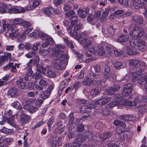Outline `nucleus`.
<instances>
[{"mask_svg":"<svg viewBox=\"0 0 147 147\" xmlns=\"http://www.w3.org/2000/svg\"><path fill=\"white\" fill-rule=\"evenodd\" d=\"M86 139V138H85L84 139L82 138V135H79L77 136L75 141L78 143H80V145H81L82 142Z\"/></svg>","mask_w":147,"mask_h":147,"instance_id":"obj_34","label":"nucleus"},{"mask_svg":"<svg viewBox=\"0 0 147 147\" xmlns=\"http://www.w3.org/2000/svg\"><path fill=\"white\" fill-rule=\"evenodd\" d=\"M11 63H9L8 64L4 66L3 67V71H6L10 69V68L11 66Z\"/></svg>","mask_w":147,"mask_h":147,"instance_id":"obj_55","label":"nucleus"},{"mask_svg":"<svg viewBox=\"0 0 147 147\" xmlns=\"http://www.w3.org/2000/svg\"><path fill=\"white\" fill-rule=\"evenodd\" d=\"M104 67V71L102 74L104 80H108L111 81H115L116 78V75L110 72V67L106 65H105Z\"/></svg>","mask_w":147,"mask_h":147,"instance_id":"obj_6","label":"nucleus"},{"mask_svg":"<svg viewBox=\"0 0 147 147\" xmlns=\"http://www.w3.org/2000/svg\"><path fill=\"white\" fill-rule=\"evenodd\" d=\"M115 93L114 90L112 87H110L108 89L105 91V93L107 95H113L115 94Z\"/></svg>","mask_w":147,"mask_h":147,"instance_id":"obj_35","label":"nucleus"},{"mask_svg":"<svg viewBox=\"0 0 147 147\" xmlns=\"http://www.w3.org/2000/svg\"><path fill=\"white\" fill-rule=\"evenodd\" d=\"M53 11V8L51 6H49L48 7H47L45 8L44 10L45 13L49 16L51 15L52 13V11Z\"/></svg>","mask_w":147,"mask_h":147,"instance_id":"obj_27","label":"nucleus"},{"mask_svg":"<svg viewBox=\"0 0 147 147\" xmlns=\"http://www.w3.org/2000/svg\"><path fill=\"white\" fill-rule=\"evenodd\" d=\"M18 90L15 88L9 89L7 91V95L9 98H14L17 96Z\"/></svg>","mask_w":147,"mask_h":147,"instance_id":"obj_15","label":"nucleus"},{"mask_svg":"<svg viewBox=\"0 0 147 147\" xmlns=\"http://www.w3.org/2000/svg\"><path fill=\"white\" fill-rule=\"evenodd\" d=\"M95 105H104L102 97L95 100L94 105L92 103H88L86 105L82 106L81 109V112L83 113L91 112L92 109L96 107Z\"/></svg>","mask_w":147,"mask_h":147,"instance_id":"obj_4","label":"nucleus"},{"mask_svg":"<svg viewBox=\"0 0 147 147\" xmlns=\"http://www.w3.org/2000/svg\"><path fill=\"white\" fill-rule=\"evenodd\" d=\"M32 28L28 29L25 30L22 34L19 35H18V36H17L18 40L20 42L23 41L26 36V35L28 34L30 32L32 31Z\"/></svg>","mask_w":147,"mask_h":147,"instance_id":"obj_11","label":"nucleus"},{"mask_svg":"<svg viewBox=\"0 0 147 147\" xmlns=\"http://www.w3.org/2000/svg\"><path fill=\"white\" fill-rule=\"evenodd\" d=\"M44 100L38 98L36 101L35 103V105L36 106H38V107H39L44 102Z\"/></svg>","mask_w":147,"mask_h":147,"instance_id":"obj_47","label":"nucleus"},{"mask_svg":"<svg viewBox=\"0 0 147 147\" xmlns=\"http://www.w3.org/2000/svg\"><path fill=\"white\" fill-rule=\"evenodd\" d=\"M69 19L71 20V24H74L76 23L78 20V17L76 16L71 17Z\"/></svg>","mask_w":147,"mask_h":147,"instance_id":"obj_36","label":"nucleus"},{"mask_svg":"<svg viewBox=\"0 0 147 147\" xmlns=\"http://www.w3.org/2000/svg\"><path fill=\"white\" fill-rule=\"evenodd\" d=\"M10 9L11 7L9 5L3 2H0V13H3L10 12Z\"/></svg>","mask_w":147,"mask_h":147,"instance_id":"obj_12","label":"nucleus"},{"mask_svg":"<svg viewBox=\"0 0 147 147\" xmlns=\"http://www.w3.org/2000/svg\"><path fill=\"white\" fill-rule=\"evenodd\" d=\"M115 49L113 47L110 45H108L105 46V50L110 55H112Z\"/></svg>","mask_w":147,"mask_h":147,"instance_id":"obj_25","label":"nucleus"},{"mask_svg":"<svg viewBox=\"0 0 147 147\" xmlns=\"http://www.w3.org/2000/svg\"><path fill=\"white\" fill-rule=\"evenodd\" d=\"M2 24L3 26L0 30V34L2 33L5 31L7 32L8 30L11 32H17L19 33L23 30L22 28L18 29L16 25L14 23L10 25L8 21L3 20Z\"/></svg>","mask_w":147,"mask_h":147,"instance_id":"obj_3","label":"nucleus"},{"mask_svg":"<svg viewBox=\"0 0 147 147\" xmlns=\"http://www.w3.org/2000/svg\"><path fill=\"white\" fill-rule=\"evenodd\" d=\"M61 138L60 137H59L57 140H54L51 139H49L48 140V141L49 142L52 143L51 146L52 147H55L57 145V142H58V140H60Z\"/></svg>","mask_w":147,"mask_h":147,"instance_id":"obj_31","label":"nucleus"},{"mask_svg":"<svg viewBox=\"0 0 147 147\" xmlns=\"http://www.w3.org/2000/svg\"><path fill=\"white\" fill-rule=\"evenodd\" d=\"M84 129V126L81 124H79L77 127V131L79 132H82Z\"/></svg>","mask_w":147,"mask_h":147,"instance_id":"obj_52","label":"nucleus"},{"mask_svg":"<svg viewBox=\"0 0 147 147\" xmlns=\"http://www.w3.org/2000/svg\"><path fill=\"white\" fill-rule=\"evenodd\" d=\"M39 85L43 87L47 85L48 83L45 80L41 79L39 81Z\"/></svg>","mask_w":147,"mask_h":147,"instance_id":"obj_42","label":"nucleus"},{"mask_svg":"<svg viewBox=\"0 0 147 147\" xmlns=\"http://www.w3.org/2000/svg\"><path fill=\"white\" fill-rule=\"evenodd\" d=\"M39 58L37 56H35L34 59H32L29 61L27 63L26 67V70H28L27 74L28 76H31L33 73L32 69V66H37L39 65Z\"/></svg>","mask_w":147,"mask_h":147,"instance_id":"obj_7","label":"nucleus"},{"mask_svg":"<svg viewBox=\"0 0 147 147\" xmlns=\"http://www.w3.org/2000/svg\"><path fill=\"white\" fill-rule=\"evenodd\" d=\"M92 39V38L91 37L89 38H85L82 39L81 43L85 49H88V48L91 46Z\"/></svg>","mask_w":147,"mask_h":147,"instance_id":"obj_10","label":"nucleus"},{"mask_svg":"<svg viewBox=\"0 0 147 147\" xmlns=\"http://www.w3.org/2000/svg\"><path fill=\"white\" fill-rule=\"evenodd\" d=\"M114 66L117 69H119L123 67L122 63L121 62H116L114 64Z\"/></svg>","mask_w":147,"mask_h":147,"instance_id":"obj_43","label":"nucleus"},{"mask_svg":"<svg viewBox=\"0 0 147 147\" xmlns=\"http://www.w3.org/2000/svg\"><path fill=\"white\" fill-rule=\"evenodd\" d=\"M4 142L6 144H7L11 142L13 140V139L11 137L5 138L3 139Z\"/></svg>","mask_w":147,"mask_h":147,"instance_id":"obj_54","label":"nucleus"},{"mask_svg":"<svg viewBox=\"0 0 147 147\" xmlns=\"http://www.w3.org/2000/svg\"><path fill=\"white\" fill-rule=\"evenodd\" d=\"M32 47V45L29 42L25 43V48L28 50L30 49Z\"/></svg>","mask_w":147,"mask_h":147,"instance_id":"obj_63","label":"nucleus"},{"mask_svg":"<svg viewBox=\"0 0 147 147\" xmlns=\"http://www.w3.org/2000/svg\"><path fill=\"white\" fill-rule=\"evenodd\" d=\"M40 53L42 54L43 56H45L49 53V51L47 49H44L41 51Z\"/></svg>","mask_w":147,"mask_h":147,"instance_id":"obj_58","label":"nucleus"},{"mask_svg":"<svg viewBox=\"0 0 147 147\" xmlns=\"http://www.w3.org/2000/svg\"><path fill=\"white\" fill-rule=\"evenodd\" d=\"M94 16L92 14H89L87 17V20L88 22H90L94 20Z\"/></svg>","mask_w":147,"mask_h":147,"instance_id":"obj_64","label":"nucleus"},{"mask_svg":"<svg viewBox=\"0 0 147 147\" xmlns=\"http://www.w3.org/2000/svg\"><path fill=\"white\" fill-rule=\"evenodd\" d=\"M96 52L99 55L101 56L104 55L106 53L103 47L101 46H99L96 48Z\"/></svg>","mask_w":147,"mask_h":147,"instance_id":"obj_23","label":"nucleus"},{"mask_svg":"<svg viewBox=\"0 0 147 147\" xmlns=\"http://www.w3.org/2000/svg\"><path fill=\"white\" fill-rule=\"evenodd\" d=\"M69 123L70 124H73L74 119L73 114L71 113L69 115Z\"/></svg>","mask_w":147,"mask_h":147,"instance_id":"obj_51","label":"nucleus"},{"mask_svg":"<svg viewBox=\"0 0 147 147\" xmlns=\"http://www.w3.org/2000/svg\"><path fill=\"white\" fill-rule=\"evenodd\" d=\"M63 9L65 11H67L71 9V7L68 4H65L63 7Z\"/></svg>","mask_w":147,"mask_h":147,"instance_id":"obj_56","label":"nucleus"},{"mask_svg":"<svg viewBox=\"0 0 147 147\" xmlns=\"http://www.w3.org/2000/svg\"><path fill=\"white\" fill-rule=\"evenodd\" d=\"M20 115V121L23 124H25L27 123L30 119V116L28 115L22 113Z\"/></svg>","mask_w":147,"mask_h":147,"instance_id":"obj_16","label":"nucleus"},{"mask_svg":"<svg viewBox=\"0 0 147 147\" xmlns=\"http://www.w3.org/2000/svg\"><path fill=\"white\" fill-rule=\"evenodd\" d=\"M47 74L48 76L51 78H54L56 76L55 72L50 70H47Z\"/></svg>","mask_w":147,"mask_h":147,"instance_id":"obj_41","label":"nucleus"},{"mask_svg":"<svg viewBox=\"0 0 147 147\" xmlns=\"http://www.w3.org/2000/svg\"><path fill=\"white\" fill-rule=\"evenodd\" d=\"M132 85L130 84H127L124 85L122 94H118V98H124L125 96L130 95L131 94Z\"/></svg>","mask_w":147,"mask_h":147,"instance_id":"obj_9","label":"nucleus"},{"mask_svg":"<svg viewBox=\"0 0 147 147\" xmlns=\"http://www.w3.org/2000/svg\"><path fill=\"white\" fill-rule=\"evenodd\" d=\"M64 48L62 45H56L55 49H53V56H55L58 58L64 59L62 60L56 59L53 61V67L58 70L64 69L68 63L69 59L68 55L64 54L62 50Z\"/></svg>","mask_w":147,"mask_h":147,"instance_id":"obj_1","label":"nucleus"},{"mask_svg":"<svg viewBox=\"0 0 147 147\" xmlns=\"http://www.w3.org/2000/svg\"><path fill=\"white\" fill-rule=\"evenodd\" d=\"M27 109L31 113H33L38 109V107H35L32 105H27L24 107V109Z\"/></svg>","mask_w":147,"mask_h":147,"instance_id":"obj_22","label":"nucleus"},{"mask_svg":"<svg viewBox=\"0 0 147 147\" xmlns=\"http://www.w3.org/2000/svg\"><path fill=\"white\" fill-rule=\"evenodd\" d=\"M45 39V42L43 43L42 45V46L43 47H46L49 45L53 44L54 43V40L50 36H47Z\"/></svg>","mask_w":147,"mask_h":147,"instance_id":"obj_19","label":"nucleus"},{"mask_svg":"<svg viewBox=\"0 0 147 147\" xmlns=\"http://www.w3.org/2000/svg\"><path fill=\"white\" fill-rule=\"evenodd\" d=\"M12 130L9 129L5 127L3 128L1 130V131L5 134H9L12 132Z\"/></svg>","mask_w":147,"mask_h":147,"instance_id":"obj_49","label":"nucleus"},{"mask_svg":"<svg viewBox=\"0 0 147 147\" xmlns=\"http://www.w3.org/2000/svg\"><path fill=\"white\" fill-rule=\"evenodd\" d=\"M15 115H13L11 116V117H8L7 116L6 117L7 122L12 126H14L15 125V124L13 122V117Z\"/></svg>","mask_w":147,"mask_h":147,"instance_id":"obj_32","label":"nucleus"},{"mask_svg":"<svg viewBox=\"0 0 147 147\" xmlns=\"http://www.w3.org/2000/svg\"><path fill=\"white\" fill-rule=\"evenodd\" d=\"M18 34L16 32H12L11 33H9V37L12 39L14 37H16L18 36Z\"/></svg>","mask_w":147,"mask_h":147,"instance_id":"obj_61","label":"nucleus"},{"mask_svg":"<svg viewBox=\"0 0 147 147\" xmlns=\"http://www.w3.org/2000/svg\"><path fill=\"white\" fill-rule=\"evenodd\" d=\"M64 131V129L63 127H57L55 130V132L56 134H61Z\"/></svg>","mask_w":147,"mask_h":147,"instance_id":"obj_44","label":"nucleus"},{"mask_svg":"<svg viewBox=\"0 0 147 147\" xmlns=\"http://www.w3.org/2000/svg\"><path fill=\"white\" fill-rule=\"evenodd\" d=\"M144 31L143 28L140 27H136L130 32V35L136 38L142 37L144 34Z\"/></svg>","mask_w":147,"mask_h":147,"instance_id":"obj_8","label":"nucleus"},{"mask_svg":"<svg viewBox=\"0 0 147 147\" xmlns=\"http://www.w3.org/2000/svg\"><path fill=\"white\" fill-rule=\"evenodd\" d=\"M102 98L104 105L108 103L111 100V98L110 97L107 96H102Z\"/></svg>","mask_w":147,"mask_h":147,"instance_id":"obj_46","label":"nucleus"},{"mask_svg":"<svg viewBox=\"0 0 147 147\" xmlns=\"http://www.w3.org/2000/svg\"><path fill=\"white\" fill-rule=\"evenodd\" d=\"M36 53L35 52H30L25 55V56L28 58H30L33 56H36Z\"/></svg>","mask_w":147,"mask_h":147,"instance_id":"obj_45","label":"nucleus"},{"mask_svg":"<svg viewBox=\"0 0 147 147\" xmlns=\"http://www.w3.org/2000/svg\"><path fill=\"white\" fill-rule=\"evenodd\" d=\"M126 53L129 55H136L137 53L133 52L129 47H127L126 48Z\"/></svg>","mask_w":147,"mask_h":147,"instance_id":"obj_39","label":"nucleus"},{"mask_svg":"<svg viewBox=\"0 0 147 147\" xmlns=\"http://www.w3.org/2000/svg\"><path fill=\"white\" fill-rule=\"evenodd\" d=\"M124 100L121 99L119 101L117 100H115L110 102L109 104V106L110 108H112L115 106H117L119 105H125V103L123 102Z\"/></svg>","mask_w":147,"mask_h":147,"instance_id":"obj_17","label":"nucleus"},{"mask_svg":"<svg viewBox=\"0 0 147 147\" xmlns=\"http://www.w3.org/2000/svg\"><path fill=\"white\" fill-rule=\"evenodd\" d=\"M124 100V101L123 102L125 104L123 105H127L131 107L136 106L137 105L134 101V102L127 101V102H125V100Z\"/></svg>","mask_w":147,"mask_h":147,"instance_id":"obj_40","label":"nucleus"},{"mask_svg":"<svg viewBox=\"0 0 147 147\" xmlns=\"http://www.w3.org/2000/svg\"><path fill=\"white\" fill-rule=\"evenodd\" d=\"M38 34L39 37H40L42 39H46L47 36H49L44 33L37 30V32L35 31L33 32L29 35V36L30 37H35Z\"/></svg>","mask_w":147,"mask_h":147,"instance_id":"obj_13","label":"nucleus"},{"mask_svg":"<svg viewBox=\"0 0 147 147\" xmlns=\"http://www.w3.org/2000/svg\"><path fill=\"white\" fill-rule=\"evenodd\" d=\"M11 63V71L12 72H15L16 71V67L18 68L19 67V64L15 63L14 65H13V63Z\"/></svg>","mask_w":147,"mask_h":147,"instance_id":"obj_37","label":"nucleus"},{"mask_svg":"<svg viewBox=\"0 0 147 147\" xmlns=\"http://www.w3.org/2000/svg\"><path fill=\"white\" fill-rule=\"evenodd\" d=\"M23 20L21 19L17 18L14 20L13 22L16 25H22Z\"/></svg>","mask_w":147,"mask_h":147,"instance_id":"obj_50","label":"nucleus"},{"mask_svg":"<svg viewBox=\"0 0 147 147\" xmlns=\"http://www.w3.org/2000/svg\"><path fill=\"white\" fill-rule=\"evenodd\" d=\"M129 64L133 67H135L134 68V71L131 72L133 76L134 73L137 74L140 71H144L145 67L146 64L143 61L138 59H130L129 60Z\"/></svg>","mask_w":147,"mask_h":147,"instance_id":"obj_2","label":"nucleus"},{"mask_svg":"<svg viewBox=\"0 0 147 147\" xmlns=\"http://www.w3.org/2000/svg\"><path fill=\"white\" fill-rule=\"evenodd\" d=\"M25 11V9L23 7H20L11 8L10 9V12L14 13H22Z\"/></svg>","mask_w":147,"mask_h":147,"instance_id":"obj_18","label":"nucleus"},{"mask_svg":"<svg viewBox=\"0 0 147 147\" xmlns=\"http://www.w3.org/2000/svg\"><path fill=\"white\" fill-rule=\"evenodd\" d=\"M129 39L128 36L126 35H121L117 40L118 42H123L127 41Z\"/></svg>","mask_w":147,"mask_h":147,"instance_id":"obj_24","label":"nucleus"},{"mask_svg":"<svg viewBox=\"0 0 147 147\" xmlns=\"http://www.w3.org/2000/svg\"><path fill=\"white\" fill-rule=\"evenodd\" d=\"M78 15L82 18H84L86 16V13L81 9H80L77 11Z\"/></svg>","mask_w":147,"mask_h":147,"instance_id":"obj_30","label":"nucleus"},{"mask_svg":"<svg viewBox=\"0 0 147 147\" xmlns=\"http://www.w3.org/2000/svg\"><path fill=\"white\" fill-rule=\"evenodd\" d=\"M113 124L115 126H120L125 128L126 126L125 123L123 121H121L118 120H116L114 121Z\"/></svg>","mask_w":147,"mask_h":147,"instance_id":"obj_29","label":"nucleus"},{"mask_svg":"<svg viewBox=\"0 0 147 147\" xmlns=\"http://www.w3.org/2000/svg\"><path fill=\"white\" fill-rule=\"evenodd\" d=\"M83 84L88 86L93 85V81L89 78H88L85 81L83 82Z\"/></svg>","mask_w":147,"mask_h":147,"instance_id":"obj_38","label":"nucleus"},{"mask_svg":"<svg viewBox=\"0 0 147 147\" xmlns=\"http://www.w3.org/2000/svg\"><path fill=\"white\" fill-rule=\"evenodd\" d=\"M51 93V92L48 90V89L44 91H42L40 93L39 95L40 97L44 99H45L48 98Z\"/></svg>","mask_w":147,"mask_h":147,"instance_id":"obj_21","label":"nucleus"},{"mask_svg":"<svg viewBox=\"0 0 147 147\" xmlns=\"http://www.w3.org/2000/svg\"><path fill=\"white\" fill-rule=\"evenodd\" d=\"M115 55L118 56L121 55L123 53V52L122 51H119V50L115 48L114 51Z\"/></svg>","mask_w":147,"mask_h":147,"instance_id":"obj_53","label":"nucleus"},{"mask_svg":"<svg viewBox=\"0 0 147 147\" xmlns=\"http://www.w3.org/2000/svg\"><path fill=\"white\" fill-rule=\"evenodd\" d=\"M108 31L109 34H113L115 33V30L112 26H110L108 28Z\"/></svg>","mask_w":147,"mask_h":147,"instance_id":"obj_57","label":"nucleus"},{"mask_svg":"<svg viewBox=\"0 0 147 147\" xmlns=\"http://www.w3.org/2000/svg\"><path fill=\"white\" fill-rule=\"evenodd\" d=\"M100 89L99 88H96L92 89L90 92V94L93 95H95L99 94L100 92Z\"/></svg>","mask_w":147,"mask_h":147,"instance_id":"obj_33","label":"nucleus"},{"mask_svg":"<svg viewBox=\"0 0 147 147\" xmlns=\"http://www.w3.org/2000/svg\"><path fill=\"white\" fill-rule=\"evenodd\" d=\"M22 25L24 26L26 28H27L30 26V24L28 22L25 21L23 20Z\"/></svg>","mask_w":147,"mask_h":147,"instance_id":"obj_59","label":"nucleus"},{"mask_svg":"<svg viewBox=\"0 0 147 147\" xmlns=\"http://www.w3.org/2000/svg\"><path fill=\"white\" fill-rule=\"evenodd\" d=\"M63 3V1L61 0H54L53 1L54 4L56 6L60 5Z\"/></svg>","mask_w":147,"mask_h":147,"instance_id":"obj_60","label":"nucleus"},{"mask_svg":"<svg viewBox=\"0 0 147 147\" xmlns=\"http://www.w3.org/2000/svg\"><path fill=\"white\" fill-rule=\"evenodd\" d=\"M11 54L9 53H6L3 56H0V66H1L4 62L11 59Z\"/></svg>","mask_w":147,"mask_h":147,"instance_id":"obj_14","label":"nucleus"},{"mask_svg":"<svg viewBox=\"0 0 147 147\" xmlns=\"http://www.w3.org/2000/svg\"><path fill=\"white\" fill-rule=\"evenodd\" d=\"M68 136L69 139L73 138L75 136V134L74 132L72 131H69L68 133Z\"/></svg>","mask_w":147,"mask_h":147,"instance_id":"obj_62","label":"nucleus"},{"mask_svg":"<svg viewBox=\"0 0 147 147\" xmlns=\"http://www.w3.org/2000/svg\"><path fill=\"white\" fill-rule=\"evenodd\" d=\"M142 71H140L137 74L134 73L133 75V78L132 80L133 82H136L138 80V82L140 84L144 85L147 84V74L142 78V74H141Z\"/></svg>","mask_w":147,"mask_h":147,"instance_id":"obj_5","label":"nucleus"},{"mask_svg":"<svg viewBox=\"0 0 147 147\" xmlns=\"http://www.w3.org/2000/svg\"><path fill=\"white\" fill-rule=\"evenodd\" d=\"M132 19L133 21L139 24H142L143 22V18L140 16H137V15L132 16Z\"/></svg>","mask_w":147,"mask_h":147,"instance_id":"obj_20","label":"nucleus"},{"mask_svg":"<svg viewBox=\"0 0 147 147\" xmlns=\"http://www.w3.org/2000/svg\"><path fill=\"white\" fill-rule=\"evenodd\" d=\"M112 133L110 131L104 133L100 136L102 140H105L111 137Z\"/></svg>","mask_w":147,"mask_h":147,"instance_id":"obj_28","label":"nucleus"},{"mask_svg":"<svg viewBox=\"0 0 147 147\" xmlns=\"http://www.w3.org/2000/svg\"><path fill=\"white\" fill-rule=\"evenodd\" d=\"M89 75L90 78L92 79L99 77V75H95L94 73L92 71H90Z\"/></svg>","mask_w":147,"mask_h":147,"instance_id":"obj_48","label":"nucleus"},{"mask_svg":"<svg viewBox=\"0 0 147 147\" xmlns=\"http://www.w3.org/2000/svg\"><path fill=\"white\" fill-rule=\"evenodd\" d=\"M23 81V78H20L16 82L17 84L19 85L20 88L22 89L24 88L26 86L25 83Z\"/></svg>","mask_w":147,"mask_h":147,"instance_id":"obj_26","label":"nucleus"}]
</instances>
